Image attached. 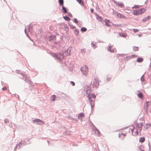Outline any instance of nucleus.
Instances as JSON below:
<instances>
[{
    "label": "nucleus",
    "mask_w": 151,
    "mask_h": 151,
    "mask_svg": "<svg viewBox=\"0 0 151 151\" xmlns=\"http://www.w3.org/2000/svg\"><path fill=\"white\" fill-rule=\"evenodd\" d=\"M70 49L69 48L63 52L53 53L52 56L55 57L56 59H58L59 60H61L64 58V56L70 55Z\"/></svg>",
    "instance_id": "1"
},
{
    "label": "nucleus",
    "mask_w": 151,
    "mask_h": 151,
    "mask_svg": "<svg viewBox=\"0 0 151 151\" xmlns=\"http://www.w3.org/2000/svg\"><path fill=\"white\" fill-rule=\"evenodd\" d=\"M88 98L90 102V105L91 107V111L93 110V106L94 105V103L95 101L96 96L93 94L88 93V95H87Z\"/></svg>",
    "instance_id": "2"
},
{
    "label": "nucleus",
    "mask_w": 151,
    "mask_h": 151,
    "mask_svg": "<svg viewBox=\"0 0 151 151\" xmlns=\"http://www.w3.org/2000/svg\"><path fill=\"white\" fill-rule=\"evenodd\" d=\"M88 68L87 66L85 65L83 67H81V70L83 74L85 76H87L88 73Z\"/></svg>",
    "instance_id": "3"
},
{
    "label": "nucleus",
    "mask_w": 151,
    "mask_h": 151,
    "mask_svg": "<svg viewBox=\"0 0 151 151\" xmlns=\"http://www.w3.org/2000/svg\"><path fill=\"white\" fill-rule=\"evenodd\" d=\"M20 74L23 77V80L25 82L29 83V85H32V82L30 81L28 76H26L23 73H21Z\"/></svg>",
    "instance_id": "4"
},
{
    "label": "nucleus",
    "mask_w": 151,
    "mask_h": 151,
    "mask_svg": "<svg viewBox=\"0 0 151 151\" xmlns=\"http://www.w3.org/2000/svg\"><path fill=\"white\" fill-rule=\"evenodd\" d=\"M32 122L39 125L45 124L44 122L39 119H36L32 120Z\"/></svg>",
    "instance_id": "5"
},
{
    "label": "nucleus",
    "mask_w": 151,
    "mask_h": 151,
    "mask_svg": "<svg viewBox=\"0 0 151 151\" xmlns=\"http://www.w3.org/2000/svg\"><path fill=\"white\" fill-rule=\"evenodd\" d=\"M99 81L97 79L94 78L93 81V87H95L96 88H98L99 86Z\"/></svg>",
    "instance_id": "6"
},
{
    "label": "nucleus",
    "mask_w": 151,
    "mask_h": 151,
    "mask_svg": "<svg viewBox=\"0 0 151 151\" xmlns=\"http://www.w3.org/2000/svg\"><path fill=\"white\" fill-rule=\"evenodd\" d=\"M56 36L55 35H51L49 37H48L47 38V39L49 42H50L51 41H53L55 40L56 39Z\"/></svg>",
    "instance_id": "7"
},
{
    "label": "nucleus",
    "mask_w": 151,
    "mask_h": 151,
    "mask_svg": "<svg viewBox=\"0 0 151 151\" xmlns=\"http://www.w3.org/2000/svg\"><path fill=\"white\" fill-rule=\"evenodd\" d=\"M23 147L22 142L21 141H20L16 146L14 149V150H15L17 148L19 149L21 147Z\"/></svg>",
    "instance_id": "8"
},
{
    "label": "nucleus",
    "mask_w": 151,
    "mask_h": 151,
    "mask_svg": "<svg viewBox=\"0 0 151 151\" xmlns=\"http://www.w3.org/2000/svg\"><path fill=\"white\" fill-rule=\"evenodd\" d=\"M84 90H86L87 95L88 94V93H91V88L89 86H86Z\"/></svg>",
    "instance_id": "9"
},
{
    "label": "nucleus",
    "mask_w": 151,
    "mask_h": 151,
    "mask_svg": "<svg viewBox=\"0 0 151 151\" xmlns=\"http://www.w3.org/2000/svg\"><path fill=\"white\" fill-rule=\"evenodd\" d=\"M93 125V130L95 131V133L96 134H97V135H99L100 134V132L98 130V129L93 125Z\"/></svg>",
    "instance_id": "10"
},
{
    "label": "nucleus",
    "mask_w": 151,
    "mask_h": 151,
    "mask_svg": "<svg viewBox=\"0 0 151 151\" xmlns=\"http://www.w3.org/2000/svg\"><path fill=\"white\" fill-rule=\"evenodd\" d=\"M114 3L116 5L118 6H119L121 7H122V8L124 7V4L122 2L119 3L116 1H115Z\"/></svg>",
    "instance_id": "11"
},
{
    "label": "nucleus",
    "mask_w": 151,
    "mask_h": 151,
    "mask_svg": "<svg viewBox=\"0 0 151 151\" xmlns=\"http://www.w3.org/2000/svg\"><path fill=\"white\" fill-rule=\"evenodd\" d=\"M111 46L110 45H109L107 47V50L108 51L110 52H114L116 51V49L111 50Z\"/></svg>",
    "instance_id": "12"
},
{
    "label": "nucleus",
    "mask_w": 151,
    "mask_h": 151,
    "mask_svg": "<svg viewBox=\"0 0 151 151\" xmlns=\"http://www.w3.org/2000/svg\"><path fill=\"white\" fill-rule=\"evenodd\" d=\"M139 11V14H142L144 13L145 11V8H142L138 9Z\"/></svg>",
    "instance_id": "13"
},
{
    "label": "nucleus",
    "mask_w": 151,
    "mask_h": 151,
    "mask_svg": "<svg viewBox=\"0 0 151 151\" xmlns=\"http://www.w3.org/2000/svg\"><path fill=\"white\" fill-rule=\"evenodd\" d=\"M151 125V124L150 123H147L146 124L145 126L144 127V128L146 130H147L148 128H150Z\"/></svg>",
    "instance_id": "14"
},
{
    "label": "nucleus",
    "mask_w": 151,
    "mask_h": 151,
    "mask_svg": "<svg viewBox=\"0 0 151 151\" xmlns=\"http://www.w3.org/2000/svg\"><path fill=\"white\" fill-rule=\"evenodd\" d=\"M143 123L142 122H140L139 124L137 123V128H142V127L143 126Z\"/></svg>",
    "instance_id": "15"
},
{
    "label": "nucleus",
    "mask_w": 151,
    "mask_h": 151,
    "mask_svg": "<svg viewBox=\"0 0 151 151\" xmlns=\"http://www.w3.org/2000/svg\"><path fill=\"white\" fill-rule=\"evenodd\" d=\"M105 20L106 21L105 24L108 27L110 26V25L109 24V23H111V21L109 20L106 19H105Z\"/></svg>",
    "instance_id": "16"
},
{
    "label": "nucleus",
    "mask_w": 151,
    "mask_h": 151,
    "mask_svg": "<svg viewBox=\"0 0 151 151\" xmlns=\"http://www.w3.org/2000/svg\"><path fill=\"white\" fill-rule=\"evenodd\" d=\"M139 93L137 94V95L140 99H142L143 98V95L142 92H140L139 91H138Z\"/></svg>",
    "instance_id": "17"
},
{
    "label": "nucleus",
    "mask_w": 151,
    "mask_h": 151,
    "mask_svg": "<svg viewBox=\"0 0 151 151\" xmlns=\"http://www.w3.org/2000/svg\"><path fill=\"white\" fill-rule=\"evenodd\" d=\"M116 15L117 17L119 18H123V17L124 16V15L122 14H121L120 13H118L117 12L116 13Z\"/></svg>",
    "instance_id": "18"
},
{
    "label": "nucleus",
    "mask_w": 151,
    "mask_h": 151,
    "mask_svg": "<svg viewBox=\"0 0 151 151\" xmlns=\"http://www.w3.org/2000/svg\"><path fill=\"white\" fill-rule=\"evenodd\" d=\"M62 10H63V12L64 13H67V9L66 8L63 6V5L62 6Z\"/></svg>",
    "instance_id": "19"
},
{
    "label": "nucleus",
    "mask_w": 151,
    "mask_h": 151,
    "mask_svg": "<svg viewBox=\"0 0 151 151\" xmlns=\"http://www.w3.org/2000/svg\"><path fill=\"white\" fill-rule=\"evenodd\" d=\"M133 14L134 15H139V14L138 10H134L133 11Z\"/></svg>",
    "instance_id": "20"
},
{
    "label": "nucleus",
    "mask_w": 151,
    "mask_h": 151,
    "mask_svg": "<svg viewBox=\"0 0 151 151\" xmlns=\"http://www.w3.org/2000/svg\"><path fill=\"white\" fill-rule=\"evenodd\" d=\"M143 60V59L142 58H138L137 60V61L138 63H141L142 62Z\"/></svg>",
    "instance_id": "21"
},
{
    "label": "nucleus",
    "mask_w": 151,
    "mask_h": 151,
    "mask_svg": "<svg viewBox=\"0 0 151 151\" xmlns=\"http://www.w3.org/2000/svg\"><path fill=\"white\" fill-rule=\"evenodd\" d=\"M84 116V114L83 113H80L78 116V119H79L80 118H82Z\"/></svg>",
    "instance_id": "22"
},
{
    "label": "nucleus",
    "mask_w": 151,
    "mask_h": 151,
    "mask_svg": "<svg viewBox=\"0 0 151 151\" xmlns=\"http://www.w3.org/2000/svg\"><path fill=\"white\" fill-rule=\"evenodd\" d=\"M96 19H98V20L100 21V22H102L103 19L102 17L100 16L98 14L96 16Z\"/></svg>",
    "instance_id": "23"
},
{
    "label": "nucleus",
    "mask_w": 151,
    "mask_h": 151,
    "mask_svg": "<svg viewBox=\"0 0 151 151\" xmlns=\"http://www.w3.org/2000/svg\"><path fill=\"white\" fill-rule=\"evenodd\" d=\"M145 140V139L144 137H140L139 139V142H143Z\"/></svg>",
    "instance_id": "24"
},
{
    "label": "nucleus",
    "mask_w": 151,
    "mask_h": 151,
    "mask_svg": "<svg viewBox=\"0 0 151 151\" xmlns=\"http://www.w3.org/2000/svg\"><path fill=\"white\" fill-rule=\"evenodd\" d=\"M58 2L60 5H63L64 1L63 0H58Z\"/></svg>",
    "instance_id": "25"
},
{
    "label": "nucleus",
    "mask_w": 151,
    "mask_h": 151,
    "mask_svg": "<svg viewBox=\"0 0 151 151\" xmlns=\"http://www.w3.org/2000/svg\"><path fill=\"white\" fill-rule=\"evenodd\" d=\"M63 18L67 21H69L70 20V18L67 15H66L65 16H64Z\"/></svg>",
    "instance_id": "26"
},
{
    "label": "nucleus",
    "mask_w": 151,
    "mask_h": 151,
    "mask_svg": "<svg viewBox=\"0 0 151 151\" xmlns=\"http://www.w3.org/2000/svg\"><path fill=\"white\" fill-rule=\"evenodd\" d=\"M87 30V29L85 27H81V31L82 32H86Z\"/></svg>",
    "instance_id": "27"
},
{
    "label": "nucleus",
    "mask_w": 151,
    "mask_h": 151,
    "mask_svg": "<svg viewBox=\"0 0 151 151\" xmlns=\"http://www.w3.org/2000/svg\"><path fill=\"white\" fill-rule=\"evenodd\" d=\"M139 48L138 47H133V50L135 51L138 50Z\"/></svg>",
    "instance_id": "28"
},
{
    "label": "nucleus",
    "mask_w": 151,
    "mask_h": 151,
    "mask_svg": "<svg viewBox=\"0 0 151 151\" xmlns=\"http://www.w3.org/2000/svg\"><path fill=\"white\" fill-rule=\"evenodd\" d=\"M28 28L29 31V32H31L32 31V27H31L30 25H29L28 26Z\"/></svg>",
    "instance_id": "29"
},
{
    "label": "nucleus",
    "mask_w": 151,
    "mask_h": 151,
    "mask_svg": "<svg viewBox=\"0 0 151 151\" xmlns=\"http://www.w3.org/2000/svg\"><path fill=\"white\" fill-rule=\"evenodd\" d=\"M56 97V96L55 95H53L52 96H51V100L52 101H54L55 100Z\"/></svg>",
    "instance_id": "30"
},
{
    "label": "nucleus",
    "mask_w": 151,
    "mask_h": 151,
    "mask_svg": "<svg viewBox=\"0 0 151 151\" xmlns=\"http://www.w3.org/2000/svg\"><path fill=\"white\" fill-rule=\"evenodd\" d=\"M79 31L78 29H76L74 31V34L77 36L79 34Z\"/></svg>",
    "instance_id": "31"
},
{
    "label": "nucleus",
    "mask_w": 151,
    "mask_h": 151,
    "mask_svg": "<svg viewBox=\"0 0 151 151\" xmlns=\"http://www.w3.org/2000/svg\"><path fill=\"white\" fill-rule=\"evenodd\" d=\"M69 25L70 26L71 29H74L76 28V27L75 26L71 24L68 23Z\"/></svg>",
    "instance_id": "32"
},
{
    "label": "nucleus",
    "mask_w": 151,
    "mask_h": 151,
    "mask_svg": "<svg viewBox=\"0 0 151 151\" xmlns=\"http://www.w3.org/2000/svg\"><path fill=\"white\" fill-rule=\"evenodd\" d=\"M69 119L72 121H73L74 120L75 122H76L77 121V120L76 119H74L71 117H70L69 118Z\"/></svg>",
    "instance_id": "33"
},
{
    "label": "nucleus",
    "mask_w": 151,
    "mask_h": 151,
    "mask_svg": "<svg viewBox=\"0 0 151 151\" xmlns=\"http://www.w3.org/2000/svg\"><path fill=\"white\" fill-rule=\"evenodd\" d=\"M120 35L121 37H125L127 36V34L125 33H122L121 35Z\"/></svg>",
    "instance_id": "34"
},
{
    "label": "nucleus",
    "mask_w": 151,
    "mask_h": 151,
    "mask_svg": "<svg viewBox=\"0 0 151 151\" xmlns=\"http://www.w3.org/2000/svg\"><path fill=\"white\" fill-rule=\"evenodd\" d=\"M136 56L135 55H133L132 56H129L127 57V58L129 59H130L131 58H134Z\"/></svg>",
    "instance_id": "35"
},
{
    "label": "nucleus",
    "mask_w": 151,
    "mask_h": 151,
    "mask_svg": "<svg viewBox=\"0 0 151 151\" xmlns=\"http://www.w3.org/2000/svg\"><path fill=\"white\" fill-rule=\"evenodd\" d=\"M22 142V146H23L24 145H26L27 144H29V143L25 142H26V141H24V142Z\"/></svg>",
    "instance_id": "36"
},
{
    "label": "nucleus",
    "mask_w": 151,
    "mask_h": 151,
    "mask_svg": "<svg viewBox=\"0 0 151 151\" xmlns=\"http://www.w3.org/2000/svg\"><path fill=\"white\" fill-rule=\"evenodd\" d=\"M144 110L145 112L147 113L148 114V108L147 107H144Z\"/></svg>",
    "instance_id": "37"
},
{
    "label": "nucleus",
    "mask_w": 151,
    "mask_h": 151,
    "mask_svg": "<svg viewBox=\"0 0 151 151\" xmlns=\"http://www.w3.org/2000/svg\"><path fill=\"white\" fill-rule=\"evenodd\" d=\"M91 45L92 47H93L94 49L96 48V47H97L96 45H95V44H94L92 42H91Z\"/></svg>",
    "instance_id": "38"
},
{
    "label": "nucleus",
    "mask_w": 151,
    "mask_h": 151,
    "mask_svg": "<svg viewBox=\"0 0 151 151\" xmlns=\"http://www.w3.org/2000/svg\"><path fill=\"white\" fill-rule=\"evenodd\" d=\"M74 22L76 24H78V21L76 18H74L73 19Z\"/></svg>",
    "instance_id": "39"
},
{
    "label": "nucleus",
    "mask_w": 151,
    "mask_h": 151,
    "mask_svg": "<svg viewBox=\"0 0 151 151\" xmlns=\"http://www.w3.org/2000/svg\"><path fill=\"white\" fill-rule=\"evenodd\" d=\"M70 17H73V15L70 12H67V13H66Z\"/></svg>",
    "instance_id": "40"
},
{
    "label": "nucleus",
    "mask_w": 151,
    "mask_h": 151,
    "mask_svg": "<svg viewBox=\"0 0 151 151\" xmlns=\"http://www.w3.org/2000/svg\"><path fill=\"white\" fill-rule=\"evenodd\" d=\"M139 7V6L138 5H135L132 8L133 9H137Z\"/></svg>",
    "instance_id": "41"
},
{
    "label": "nucleus",
    "mask_w": 151,
    "mask_h": 151,
    "mask_svg": "<svg viewBox=\"0 0 151 151\" xmlns=\"http://www.w3.org/2000/svg\"><path fill=\"white\" fill-rule=\"evenodd\" d=\"M4 122L5 123H9V121L8 119H5L4 120Z\"/></svg>",
    "instance_id": "42"
},
{
    "label": "nucleus",
    "mask_w": 151,
    "mask_h": 151,
    "mask_svg": "<svg viewBox=\"0 0 151 151\" xmlns=\"http://www.w3.org/2000/svg\"><path fill=\"white\" fill-rule=\"evenodd\" d=\"M85 50L84 49H82L81 50V52L83 54H84L85 53Z\"/></svg>",
    "instance_id": "43"
},
{
    "label": "nucleus",
    "mask_w": 151,
    "mask_h": 151,
    "mask_svg": "<svg viewBox=\"0 0 151 151\" xmlns=\"http://www.w3.org/2000/svg\"><path fill=\"white\" fill-rule=\"evenodd\" d=\"M70 84H72V86H74L75 85V83L73 81H70Z\"/></svg>",
    "instance_id": "44"
},
{
    "label": "nucleus",
    "mask_w": 151,
    "mask_h": 151,
    "mask_svg": "<svg viewBox=\"0 0 151 151\" xmlns=\"http://www.w3.org/2000/svg\"><path fill=\"white\" fill-rule=\"evenodd\" d=\"M147 20H148V19H147V18L146 17H145L144 19H142V21L143 22H145Z\"/></svg>",
    "instance_id": "45"
},
{
    "label": "nucleus",
    "mask_w": 151,
    "mask_h": 151,
    "mask_svg": "<svg viewBox=\"0 0 151 151\" xmlns=\"http://www.w3.org/2000/svg\"><path fill=\"white\" fill-rule=\"evenodd\" d=\"M144 75H142L141 78V80L142 81H145L144 78H143Z\"/></svg>",
    "instance_id": "46"
},
{
    "label": "nucleus",
    "mask_w": 151,
    "mask_h": 151,
    "mask_svg": "<svg viewBox=\"0 0 151 151\" xmlns=\"http://www.w3.org/2000/svg\"><path fill=\"white\" fill-rule=\"evenodd\" d=\"M148 102H147L146 103V105L144 106V107H147V108L149 106V105L148 104Z\"/></svg>",
    "instance_id": "47"
},
{
    "label": "nucleus",
    "mask_w": 151,
    "mask_h": 151,
    "mask_svg": "<svg viewBox=\"0 0 151 151\" xmlns=\"http://www.w3.org/2000/svg\"><path fill=\"white\" fill-rule=\"evenodd\" d=\"M134 32V33L137 32L139 31V30L137 29H133Z\"/></svg>",
    "instance_id": "48"
},
{
    "label": "nucleus",
    "mask_w": 151,
    "mask_h": 151,
    "mask_svg": "<svg viewBox=\"0 0 151 151\" xmlns=\"http://www.w3.org/2000/svg\"><path fill=\"white\" fill-rule=\"evenodd\" d=\"M121 24H113V25L114 26H115V27L120 26H121Z\"/></svg>",
    "instance_id": "49"
},
{
    "label": "nucleus",
    "mask_w": 151,
    "mask_h": 151,
    "mask_svg": "<svg viewBox=\"0 0 151 151\" xmlns=\"http://www.w3.org/2000/svg\"><path fill=\"white\" fill-rule=\"evenodd\" d=\"M79 4H81L83 1L82 0H76Z\"/></svg>",
    "instance_id": "50"
},
{
    "label": "nucleus",
    "mask_w": 151,
    "mask_h": 151,
    "mask_svg": "<svg viewBox=\"0 0 151 151\" xmlns=\"http://www.w3.org/2000/svg\"><path fill=\"white\" fill-rule=\"evenodd\" d=\"M121 134H122V136L123 137H125V136H126V134L125 133H121Z\"/></svg>",
    "instance_id": "51"
},
{
    "label": "nucleus",
    "mask_w": 151,
    "mask_h": 151,
    "mask_svg": "<svg viewBox=\"0 0 151 151\" xmlns=\"http://www.w3.org/2000/svg\"><path fill=\"white\" fill-rule=\"evenodd\" d=\"M6 87H4L2 88V90L4 91L6 89Z\"/></svg>",
    "instance_id": "52"
},
{
    "label": "nucleus",
    "mask_w": 151,
    "mask_h": 151,
    "mask_svg": "<svg viewBox=\"0 0 151 151\" xmlns=\"http://www.w3.org/2000/svg\"><path fill=\"white\" fill-rule=\"evenodd\" d=\"M80 4L81 5L83 6H84V4L83 1H82L81 2V4Z\"/></svg>",
    "instance_id": "53"
},
{
    "label": "nucleus",
    "mask_w": 151,
    "mask_h": 151,
    "mask_svg": "<svg viewBox=\"0 0 151 151\" xmlns=\"http://www.w3.org/2000/svg\"><path fill=\"white\" fill-rule=\"evenodd\" d=\"M107 80L108 81H111V78H110L107 77Z\"/></svg>",
    "instance_id": "54"
},
{
    "label": "nucleus",
    "mask_w": 151,
    "mask_h": 151,
    "mask_svg": "<svg viewBox=\"0 0 151 151\" xmlns=\"http://www.w3.org/2000/svg\"><path fill=\"white\" fill-rule=\"evenodd\" d=\"M134 129V127H133V128H132L131 129V132H132V134H133Z\"/></svg>",
    "instance_id": "55"
},
{
    "label": "nucleus",
    "mask_w": 151,
    "mask_h": 151,
    "mask_svg": "<svg viewBox=\"0 0 151 151\" xmlns=\"http://www.w3.org/2000/svg\"><path fill=\"white\" fill-rule=\"evenodd\" d=\"M146 17L147 19H148V20H149L151 18V17L150 16H148V17Z\"/></svg>",
    "instance_id": "56"
},
{
    "label": "nucleus",
    "mask_w": 151,
    "mask_h": 151,
    "mask_svg": "<svg viewBox=\"0 0 151 151\" xmlns=\"http://www.w3.org/2000/svg\"><path fill=\"white\" fill-rule=\"evenodd\" d=\"M78 145L76 144H74V143L73 144V145H72V146L73 147H74V146H77Z\"/></svg>",
    "instance_id": "57"
},
{
    "label": "nucleus",
    "mask_w": 151,
    "mask_h": 151,
    "mask_svg": "<svg viewBox=\"0 0 151 151\" xmlns=\"http://www.w3.org/2000/svg\"><path fill=\"white\" fill-rule=\"evenodd\" d=\"M122 134H121V133H120V134H119V138H120L122 137Z\"/></svg>",
    "instance_id": "58"
},
{
    "label": "nucleus",
    "mask_w": 151,
    "mask_h": 151,
    "mask_svg": "<svg viewBox=\"0 0 151 151\" xmlns=\"http://www.w3.org/2000/svg\"><path fill=\"white\" fill-rule=\"evenodd\" d=\"M93 11H94V10H93V9H91V12L92 13H93Z\"/></svg>",
    "instance_id": "59"
},
{
    "label": "nucleus",
    "mask_w": 151,
    "mask_h": 151,
    "mask_svg": "<svg viewBox=\"0 0 151 151\" xmlns=\"http://www.w3.org/2000/svg\"><path fill=\"white\" fill-rule=\"evenodd\" d=\"M135 133L136 134V135H137L138 134V131H137V130L135 132Z\"/></svg>",
    "instance_id": "60"
},
{
    "label": "nucleus",
    "mask_w": 151,
    "mask_h": 151,
    "mask_svg": "<svg viewBox=\"0 0 151 151\" xmlns=\"http://www.w3.org/2000/svg\"><path fill=\"white\" fill-rule=\"evenodd\" d=\"M59 43V42L55 41L54 42V44H58Z\"/></svg>",
    "instance_id": "61"
},
{
    "label": "nucleus",
    "mask_w": 151,
    "mask_h": 151,
    "mask_svg": "<svg viewBox=\"0 0 151 151\" xmlns=\"http://www.w3.org/2000/svg\"><path fill=\"white\" fill-rule=\"evenodd\" d=\"M138 129H139V131L140 132L142 130V128H139Z\"/></svg>",
    "instance_id": "62"
},
{
    "label": "nucleus",
    "mask_w": 151,
    "mask_h": 151,
    "mask_svg": "<svg viewBox=\"0 0 151 151\" xmlns=\"http://www.w3.org/2000/svg\"><path fill=\"white\" fill-rule=\"evenodd\" d=\"M62 94L63 95L62 96V97H64L65 96V94H64L63 93Z\"/></svg>",
    "instance_id": "63"
},
{
    "label": "nucleus",
    "mask_w": 151,
    "mask_h": 151,
    "mask_svg": "<svg viewBox=\"0 0 151 151\" xmlns=\"http://www.w3.org/2000/svg\"><path fill=\"white\" fill-rule=\"evenodd\" d=\"M9 127H12V124H9Z\"/></svg>",
    "instance_id": "64"
}]
</instances>
